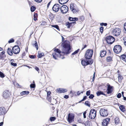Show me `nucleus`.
<instances>
[{
    "label": "nucleus",
    "instance_id": "obj_29",
    "mask_svg": "<svg viewBox=\"0 0 126 126\" xmlns=\"http://www.w3.org/2000/svg\"><path fill=\"white\" fill-rule=\"evenodd\" d=\"M36 9L35 7L33 6H32L31 8V12H33Z\"/></svg>",
    "mask_w": 126,
    "mask_h": 126
},
{
    "label": "nucleus",
    "instance_id": "obj_19",
    "mask_svg": "<svg viewBox=\"0 0 126 126\" xmlns=\"http://www.w3.org/2000/svg\"><path fill=\"white\" fill-rule=\"evenodd\" d=\"M119 109L120 110L123 112H124L125 111L124 105H121L119 107Z\"/></svg>",
    "mask_w": 126,
    "mask_h": 126
},
{
    "label": "nucleus",
    "instance_id": "obj_33",
    "mask_svg": "<svg viewBox=\"0 0 126 126\" xmlns=\"http://www.w3.org/2000/svg\"><path fill=\"white\" fill-rule=\"evenodd\" d=\"M111 57L110 56H108L107 58V61L108 62H110L111 61Z\"/></svg>",
    "mask_w": 126,
    "mask_h": 126
},
{
    "label": "nucleus",
    "instance_id": "obj_8",
    "mask_svg": "<svg viewBox=\"0 0 126 126\" xmlns=\"http://www.w3.org/2000/svg\"><path fill=\"white\" fill-rule=\"evenodd\" d=\"M121 31L119 28H115L112 31V32L115 36H117L119 35L121 32Z\"/></svg>",
    "mask_w": 126,
    "mask_h": 126
},
{
    "label": "nucleus",
    "instance_id": "obj_38",
    "mask_svg": "<svg viewBox=\"0 0 126 126\" xmlns=\"http://www.w3.org/2000/svg\"><path fill=\"white\" fill-rule=\"evenodd\" d=\"M79 50V49H78L77 50L74 51V52L72 53V55H74L78 53Z\"/></svg>",
    "mask_w": 126,
    "mask_h": 126
},
{
    "label": "nucleus",
    "instance_id": "obj_46",
    "mask_svg": "<svg viewBox=\"0 0 126 126\" xmlns=\"http://www.w3.org/2000/svg\"><path fill=\"white\" fill-rule=\"evenodd\" d=\"M30 86L31 88H34L35 87V84H32L30 85Z\"/></svg>",
    "mask_w": 126,
    "mask_h": 126
},
{
    "label": "nucleus",
    "instance_id": "obj_11",
    "mask_svg": "<svg viewBox=\"0 0 126 126\" xmlns=\"http://www.w3.org/2000/svg\"><path fill=\"white\" fill-rule=\"evenodd\" d=\"M60 6L58 4H55L53 6L52 9L53 10L56 12H58L60 9Z\"/></svg>",
    "mask_w": 126,
    "mask_h": 126
},
{
    "label": "nucleus",
    "instance_id": "obj_34",
    "mask_svg": "<svg viewBox=\"0 0 126 126\" xmlns=\"http://www.w3.org/2000/svg\"><path fill=\"white\" fill-rule=\"evenodd\" d=\"M74 5V3H71L70 4V8L71 10H72L75 7Z\"/></svg>",
    "mask_w": 126,
    "mask_h": 126
},
{
    "label": "nucleus",
    "instance_id": "obj_50",
    "mask_svg": "<svg viewBox=\"0 0 126 126\" xmlns=\"http://www.w3.org/2000/svg\"><path fill=\"white\" fill-rule=\"evenodd\" d=\"M11 65L15 67L17 66V64L16 63H14L13 62L11 63Z\"/></svg>",
    "mask_w": 126,
    "mask_h": 126
},
{
    "label": "nucleus",
    "instance_id": "obj_12",
    "mask_svg": "<svg viewBox=\"0 0 126 126\" xmlns=\"http://www.w3.org/2000/svg\"><path fill=\"white\" fill-rule=\"evenodd\" d=\"M107 85V94H109L111 93L113 91V87L110 86L109 83H108Z\"/></svg>",
    "mask_w": 126,
    "mask_h": 126
},
{
    "label": "nucleus",
    "instance_id": "obj_41",
    "mask_svg": "<svg viewBox=\"0 0 126 126\" xmlns=\"http://www.w3.org/2000/svg\"><path fill=\"white\" fill-rule=\"evenodd\" d=\"M0 77L1 78H3L4 77V74L2 72L0 71Z\"/></svg>",
    "mask_w": 126,
    "mask_h": 126
},
{
    "label": "nucleus",
    "instance_id": "obj_55",
    "mask_svg": "<svg viewBox=\"0 0 126 126\" xmlns=\"http://www.w3.org/2000/svg\"><path fill=\"white\" fill-rule=\"evenodd\" d=\"M35 56L33 55H31L30 56V58L31 59H34L35 58Z\"/></svg>",
    "mask_w": 126,
    "mask_h": 126
},
{
    "label": "nucleus",
    "instance_id": "obj_48",
    "mask_svg": "<svg viewBox=\"0 0 126 126\" xmlns=\"http://www.w3.org/2000/svg\"><path fill=\"white\" fill-rule=\"evenodd\" d=\"M91 92L90 90L87 91L86 92V94L87 96H89L90 95Z\"/></svg>",
    "mask_w": 126,
    "mask_h": 126
},
{
    "label": "nucleus",
    "instance_id": "obj_5",
    "mask_svg": "<svg viewBox=\"0 0 126 126\" xmlns=\"http://www.w3.org/2000/svg\"><path fill=\"white\" fill-rule=\"evenodd\" d=\"M99 113L100 115L102 117L107 116L108 114L107 110L104 108L101 109Z\"/></svg>",
    "mask_w": 126,
    "mask_h": 126
},
{
    "label": "nucleus",
    "instance_id": "obj_31",
    "mask_svg": "<svg viewBox=\"0 0 126 126\" xmlns=\"http://www.w3.org/2000/svg\"><path fill=\"white\" fill-rule=\"evenodd\" d=\"M123 77L122 76L120 75L118 76V81L119 82H121V81L123 79Z\"/></svg>",
    "mask_w": 126,
    "mask_h": 126
},
{
    "label": "nucleus",
    "instance_id": "obj_37",
    "mask_svg": "<svg viewBox=\"0 0 126 126\" xmlns=\"http://www.w3.org/2000/svg\"><path fill=\"white\" fill-rule=\"evenodd\" d=\"M44 55L43 53H42L40 54H39L38 57L39 58H41L42 57V56H43Z\"/></svg>",
    "mask_w": 126,
    "mask_h": 126
},
{
    "label": "nucleus",
    "instance_id": "obj_51",
    "mask_svg": "<svg viewBox=\"0 0 126 126\" xmlns=\"http://www.w3.org/2000/svg\"><path fill=\"white\" fill-rule=\"evenodd\" d=\"M100 25L101 26H106L107 25V24L106 23H100Z\"/></svg>",
    "mask_w": 126,
    "mask_h": 126
},
{
    "label": "nucleus",
    "instance_id": "obj_40",
    "mask_svg": "<svg viewBox=\"0 0 126 126\" xmlns=\"http://www.w3.org/2000/svg\"><path fill=\"white\" fill-rule=\"evenodd\" d=\"M6 57V56L5 54H0V59H4Z\"/></svg>",
    "mask_w": 126,
    "mask_h": 126
},
{
    "label": "nucleus",
    "instance_id": "obj_64",
    "mask_svg": "<svg viewBox=\"0 0 126 126\" xmlns=\"http://www.w3.org/2000/svg\"><path fill=\"white\" fill-rule=\"evenodd\" d=\"M5 52L4 51H2L1 52V54H4Z\"/></svg>",
    "mask_w": 126,
    "mask_h": 126
},
{
    "label": "nucleus",
    "instance_id": "obj_42",
    "mask_svg": "<svg viewBox=\"0 0 126 126\" xmlns=\"http://www.w3.org/2000/svg\"><path fill=\"white\" fill-rule=\"evenodd\" d=\"M14 42V40L13 38H11L10 40L8 41V42L9 43H10Z\"/></svg>",
    "mask_w": 126,
    "mask_h": 126
},
{
    "label": "nucleus",
    "instance_id": "obj_59",
    "mask_svg": "<svg viewBox=\"0 0 126 126\" xmlns=\"http://www.w3.org/2000/svg\"><path fill=\"white\" fill-rule=\"evenodd\" d=\"M64 98L66 99L68 98H69V96L67 95H65L64 96Z\"/></svg>",
    "mask_w": 126,
    "mask_h": 126
},
{
    "label": "nucleus",
    "instance_id": "obj_49",
    "mask_svg": "<svg viewBox=\"0 0 126 126\" xmlns=\"http://www.w3.org/2000/svg\"><path fill=\"white\" fill-rule=\"evenodd\" d=\"M71 10L74 13H76L77 12L76 10L75 9V7Z\"/></svg>",
    "mask_w": 126,
    "mask_h": 126
},
{
    "label": "nucleus",
    "instance_id": "obj_22",
    "mask_svg": "<svg viewBox=\"0 0 126 126\" xmlns=\"http://www.w3.org/2000/svg\"><path fill=\"white\" fill-rule=\"evenodd\" d=\"M69 19L70 21H77L78 20V18L77 17L73 18L69 17Z\"/></svg>",
    "mask_w": 126,
    "mask_h": 126
},
{
    "label": "nucleus",
    "instance_id": "obj_63",
    "mask_svg": "<svg viewBox=\"0 0 126 126\" xmlns=\"http://www.w3.org/2000/svg\"><path fill=\"white\" fill-rule=\"evenodd\" d=\"M62 41L63 42V41H64V37L62 36Z\"/></svg>",
    "mask_w": 126,
    "mask_h": 126
},
{
    "label": "nucleus",
    "instance_id": "obj_58",
    "mask_svg": "<svg viewBox=\"0 0 126 126\" xmlns=\"http://www.w3.org/2000/svg\"><path fill=\"white\" fill-rule=\"evenodd\" d=\"M124 28L126 32V23H125L124 24Z\"/></svg>",
    "mask_w": 126,
    "mask_h": 126
},
{
    "label": "nucleus",
    "instance_id": "obj_14",
    "mask_svg": "<svg viewBox=\"0 0 126 126\" xmlns=\"http://www.w3.org/2000/svg\"><path fill=\"white\" fill-rule=\"evenodd\" d=\"M11 94L7 90H5L3 94V96L5 98H7L10 96Z\"/></svg>",
    "mask_w": 126,
    "mask_h": 126
},
{
    "label": "nucleus",
    "instance_id": "obj_44",
    "mask_svg": "<svg viewBox=\"0 0 126 126\" xmlns=\"http://www.w3.org/2000/svg\"><path fill=\"white\" fill-rule=\"evenodd\" d=\"M85 104L87 106L90 107V104H89V101H86L85 102Z\"/></svg>",
    "mask_w": 126,
    "mask_h": 126
},
{
    "label": "nucleus",
    "instance_id": "obj_28",
    "mask_svg": "<svg viewBox=\"0 0 126 126\" xmlns=\"http://www.w3.org/2000/svg\"><path fill=\"white\" fill-rule=\"evenodd\" d=\"M122 59L126 62V55H123L121 56Z\"/></svg>",
    "mask_w": 126,
    "mask_h": 126
},
{
    "label": "nucleus",
    "instance_id": "obj_30",
    "mask_svg": "<svg viewBox=\"0 0 126 126\" xmlns=\"http://www.w3.org/2000/svg\"><path fill=\"white\" fill-rule=\"evenodd\" d=\"M34 46L36 48L37 50L38 49V46L37 42L36 41H35L34 44Z\"/></svg>",
    "mask_w": 126,
    "mask_h": 126
},
{
    "label": "nucleus",
    "instance_id": "obj_18",
    "mask_svg": "<svg viewBox=\"0 0 126 126\" xmlns=\"http://www.w3.org/2000/svg\"><path fill=\"white\" fill-rule=\"evenodd\" d=\"M68 0H59V3L61 4H63L66 3L68 1Z\"/></svg>",
    "mask_w": 126,
    "mask_h": 126
},
{
    "label": "nucleus",
    "instance_id": "obj_57",
    "mask_svg": "<svg viewBox=\"0 0 126 126\" xmlns=\"http://www.w3.org/2000/svg\"><path fill=\"white\" fill-rule=\"evenodd\" d=\"M35 69L37 71H38V73L39 72V69L38 67H35Z\"/></svg>",
    "mask_w": 126,
    "mask_h": 126
},
{
    "label": "nucleus",
    "instance_id": "obj_61",
    "mask_svg": "<svg viewBox=\"0 0 126 126\" xmlns=\"http://www.w3.org/2000/svg\"><path fill=\"white\" fill-rule=\"evenodd\" d=\"M51 1H50V2H49L48 4H47V8H48L49 7V5H50V4L51 3Z\"/></svg>",
    "mask_w": 126,
    "mask_h": 126
},
{
    "label": "nucleus",
    "instance_id": "obj_27",
    "mask_svg": "<svg viewBox=\"0 0 126 126\" xmlns=\"http://www.w3.org/2000/svg\"><path fill=\"white\" fill-rule=\"evenodd\" d=\"M120 122L119 118L118 117H116L115 119V122L116 124H118Z\"/></svg>",
    "mask_w": 126,
    "mask_h": 126
},
{
    "label": "nucleus",
    "instance_id": "obj_52",
    "mask_svg": "<svg viewBox=\"0 0 126 126\" xmlns=\"http://www.w3.org/2000/svg\"><path fill=\"white\" fill-rule=\"evenodd\" d=\"M121 96V93H119L118 94L117 96V97L118 98H120Z\"/></svg>",
    "mask_w": 126,
    "mask_h": 126
},
{
    "label": "nucleus",
    "instance_id": "obj_56",
    "mask_svg": "<svg viewBox=\"0 0 126 126\" xmlns=\"http://www.w3.org/2000/svg\"><path fill=\"white\" fill-rule=\"evenodd\" d=\"M35 1L39 3H40L42 1V0H34Z\"/></svg>",
    "mask_w": 126,
    "mask_h": 126
},
{
    "label": "nucleus",
    "instance_id": "obj_60",
    "mask_svg": "<svg viewBox=\"0 0 126 126\" xmlns=\"http://www.w3.org/2000/svg\"><path fill=\"white\" fill-rule=\"evenodd\" d=\"M81 93H82L83 92H81V93H80V92L79 91H78L77 92V94L78 95H79Z\"/></svg>",
    "mask_w": 126,
    "mask_h": 126
},
{
    "label": "nucleus",
    "instance_id": "obj_21",
    "mask_svg": "<svg viewBox=\"0 0 126 126\" xmlns=\"http://www.w3.org/2000/svg\"><path fill=\"white\" fill-rule=\"evenodd\" d=\"M81 63L83 66H85L88 65V63L87 60H86V61L82 60L81 61Z\"/></svg>",
    "mask_w": 126,
    "mask_h": 126
},
{
    "label": "nucleus",
    "instance_id": "obj_13",
    "mask_svg": "<svg viewBox=\"0 0 126 126\" xmlns=\"http://www.w3.org/2000/svg\"><path fill=\"white\" fill-rule=\"evenodd\" d=\"M110 120L109 118L104 119L102 122V125L103 126H107L109 123Z\"/></svg>",
    "mask_w": 126,
    "mask_h": 126
},
{
    "label": "nucleus",
    "instance_id": "obj_53",
    "mask_svg": "<svg viewBox=\"0 0 126 126\" xmlns=\"http://www.w3.org/2000/svg\"><path fill=\"white\" fill-rule=\"evenodd\" d=\"M86 111H85L83 113V117L84 118H85L86 117Z\"/></svg>",
    "mask_w": 126,
    "mask_h": 126
},
{
    "label": "nucleus",
    "instance_id": "obj_2",
    "mask_svg": "<svg viewBox=\"0 0 126 126\" xmlns=\"http://www.w3.org/2000/svg\"><path fill=\"white\" fill-rule=\"evenodd\" d=\"M96 111L95 109H92L91 110L89 114V119H94L96 115Z\"/></svg>",
    "mask_w": 126,
    "mask_h": 126
},
{
    "label": "nucleus",
    "instance_id": "obj_24",
    "mask_svg": "<svg viewBox=\"0 0 126 126\" xmlns=\"http://www.w3.org/2000/svg\"><path fill=\"white\" fill-rule=\"evenodd\" d=\"M29 93V92L28 91H23L22 92H21L20 93V94L22 95L25 94H28Z\"/></svg>",
    "mask_w": 126,
    "mask_h": 126
},
{
    "label": "nucleus",
    "instance_id": "obj_10",
    "mask_svg": "<svg viewBox=\"0 0 126 126\" xmlns=\"http://www.w3.org/2000/svg\"><path fill=\"white\" fill-rule=\"evenodd\" d=\"M13 52L15 54H18L20 51V48L18 46H15L12 48Z\"/></svg>",
    "mask_w": 126,
    "mask_h": 126
},
{
    "label": "nucleus",
    "instance_id": "obj_9",
    "mask_svg": "<svg viewBox=\"0 0 126 126\" xmlns=\"http://www.w3.org/2000/svg\"><path fill=\"white\" fill-rule=\"evenodd\" d=\"M60 10L61 12L62 13L65 14L68 12V8L66 5H63L61 7Z\"/></svg>",
    "mask_w": 126,
    "mask_h": 126
},
{
    "label": "nucleus",
    "instance_id": "obj_43",
    "mask_svg": "<svg viewBox=\"0 0 126 126\" xmlns=\"http://www.w3.org/2000/svg\"><path fill=\"white\" fill-rule=\"evenodd\" d=\"M89 98L90 99H92L94 97V94H91L89 95Z\"/></svg>",
    "mask_w": 126,
    "mask_h": 126
},
{
    "label": "nucleus",
    "instance_id": "obj_1",
    "mask_svg": "<svg viewBox=\"0 0 126 126\" xmlns=\"http://www.w3.org/2000/svg\"><path fill=\"white\" fill-rule=\"evenodd\" d=\"M62 46H63L62 48V51H61L58 49L55 48L54 49L55 52L52 54L53 58L55 59H57V57H59L61 58L62 59L64 58L63 57H61V56H63L65 55H67L70 52V50L71 49L70 46L68 42L67 43L65 41L64 43L62 44Z\"/></svg>",
    "mask_w": 126,
    "mask_h": 126
},
{
    "label": "nucleus",
    "instance_id": "obj_45",
    "mask_svg": "<svg viewBox=\"0 0 126 126\" xmlns=\"http://www.w3.org/2000/svg\"><path fill=\"white\" fill-rule=\"evenodd\" d=\"M104 28L103 27H101L100 28V31L101 33H102L103 32Z\"/></svg>",
    "mask_w": 126,
    "mask_h": 126
},
{
    "label": "nucleus",
    "instance_id": "obj_25",
    "mask_svg": "<svg viewBox=\"0 0 126 126\" xmlns=\"http://www.w3.org/2000/svg\"><path fill=\"white\" fill-rule=\"evenodd\" d=\"M74 23H76V22H72L70 23H68V24H67L66 25L67 27V28H69L70 27L72 26V24H74Z\"/></svg>",
    "mask_w": 126,
    "mask_h": 126
},
{
    "label": "nucleus",
    "instance_id": "obj_15",
    "mask_svg": "<svg viewBox=\"0 0 126 126\" xmlns=\"http://www.w3.org/2000/svg\"><path fill=\"white\" fill-rule=\"evenodd\" d=\"M5 109L4 107L0 108V115H3L5 114L6 112H5Z\"/></svg>",
    "mask_w": 126,
    "mask_h": 126
},
{
    "label": "nucleus",
    "instance_id": "obj_3",
    "mask_svg": "<svg viewBox=\"0 0 126 126\" xmlns=\"http://www.w3.org/2000/svg\"><path fill=\"white\" fill-rule=\"evenodd\" d=\"M93 50L92 49H88L86 51L85 55V57L86 59H90L92 57Z\"/></svg>",
    "mask_w": 126,
    "mask_h": 126
},
{
    "label": "nucleus",
    "instance_id": "obj_17",
    "mask_svg": "<svg viewBox=\"0 0 126 126\" xmlns=\"http://www.w3.org/2000/svg\"><path fill=\"white\" fill-rule=\"evenodd\" d=\"M107 52L106 51L102 50L101 51L100 55L101 57L104 56L106 55Z\"/></svg>",
    "mask_w": 126,
    "mask_h": 126
},
{
    "label": "nucleus",
    "instance_id": "obj_16",
    "mask_svg": "<svg viewBox=\"0 0 126 126\" xmlns=\"http://www.w3.org/2000/svg\"><path fill=\"white\" fill-rule=\"evenodd\" d=\"M57 92L59 93H63L66 92L67 91V90L65 89L62 88H59L57 89Z\"/></svg>",
    "mask_w": 126,
    "mask_h": 126
},
{
    "label": "nucleus",
    "instance_id": "obj_4",
    "mask_svg": "<svg viewBox=\"0 0 126 126\" xmlns=\"http://www.w3.org/2000/svg\"><path fill=\"white\" fill-rule=\"evenodd\" d=\"M105 40L107 43L109 44H112L115 40L114 38L111 36L107 37Z\"/></svg>",
    "mask_w": 126,
    "mask_h": 126
},
{
    "label": "nucleus",
    "instance_id": "obj_7",
    "mask_svg": "<svg viewBox=\"0 0 126 126\" xmlns=\"http://www.w3.org/2000/svg\"><path fill=\"white\" fill-rule=\"evenodd\" d=\"M74 115L72 113H69L67 118V121L69 123H71L74 121Z\"/></svg>",
    "mask_w": 126,
    "mask_h": 126
},
{
    "label": "nucleus",
    "instance_id": "obj_26",
    "mask_svg": "<svg viewBox=\"0 0 126 126\" xmlns=\"http://www.w3.org/2000/svg\"><path fill=\"white\" fill-rule=\"evenodd\" d=\"M85 124L86 126H91V124L90 121L87 120L85 122Z\"/></svg>",
    "mask_w": 126,
    "mask_h": 126
},
{
    "label": "nucleus",
    "instance_id": "obj_36",
    "mask_svg": "<svg viewBox=\"0 0 126 126\" xmlns=\"http://www.w3.org/2000/svg\"><path fill=\"white\" fill-rule=\"evenodd\" d=\"M55 119L56 118L54 117H51L50 118V121H54L55 120Z\"/></svg>",
    "mask_w": 126,
    "mask_h": 126
},
{
    "label": "nucleus",
    "instance_id": "obj_39",
    "mask_svg": "<svg viewBox=\"0 0 126 126\" xmlns=\"http://www.w3.org/2000/svg\"><path fill=\"white\" fill-rule=\"evenodd\" d=\"M52 27L56 28L58 30H59V26L58 25H52Z\"/></svg>",
    "mask_w": 126,
    "mask_h": 126
},
{
    "label": "nucleus",
    "instance_id": "obj_62",
    "mask_svg": "<svg viewBox=\"0 0 126 126\" xmlns=\"http://www.w3.org/2000/svg\"><path fill=\"white\" fill-rule=\"evenodd\" d=\"M3 122H0V126H2L3 125Z\"/></svg>",
    "mask_w": 126,
    "mask_h": 126
},
{
    "label": "nucleus",
    "instance_id": "obj_23",
    "mask_svg": "<svg viewBox=\"0 0 126 126\" xmlns=\"http://www.w3.org/2000/svg\"><path fill=\"white\" fill-rule=\"evenodd\" d=\"M96 94L97 96H99L101 94H102L105 95V94H104L103 92L101 91H98L96 93Z\"/></svg>",
    "mask_w": 126,
    "mask_h": 126
},
{
    "label": "nucleus",
    "instance_id": "obj_35",
    "mask_svg": "<svg viewBox=\"0 0 126 126\" xmlns=\"http://www.w3.org/2000/svg\"><path fill=\"white\" fill-rule=\"evenodd\" d=\"M87 98V97L86 96H84V97L83 98V99L81 100L80 101H79V103H80L81 102L83 101L84 100H85V99H86Z\"/></svg>",
    "mask_w": 126,
    "mask_h": 126
},
{
    "label": "nucleus",
    "instance_id": "obj_32",
    "mask_svg": "<svg viewBox=\"0 0 126 126\" xmlns=\"http://www.w3.org/2000/svg\"><path fill=\"white\" fill-rule=\"evenodd\" d=\"M87 63H88V65L89 64H92L93 62V60H89L87 61Z\"/></svg>",
    "mask_w": 126,
    "mask_h": 126
},
{
    "label": "nucleus",
    "instance_id": "obj_47",
    "mask_svg": "<svg viewBox=\"0 0 126 126\" xmlns=\"http://www.w3.org/2000/svg\"><path fill=\"white\" fill-rule=\"evenodd\" d=\"M37 16V14H35L34 15H33V19L34 20H37V18L36 17V16Z\"/></svg>",
    "mask_w": 126,
    "mask_h": 126
},
{
    "label": "nucleus",
    "instance_id": "obj_6",
    "mask_svg": "<svg viewBox=\"0 0 126 126\" xmlns=\"http://www.w3.org/2000/svg\"><path fill=\"white\" fill-rule=\"evenodd\" d=\"M122 47L120 45H116L114 46L113 48V51L114 52L117 54L120 53L122 50Z\"/></svg>",
    "mask_w": 126,
    "mask_h": 126
},
{
    "label": "nucleus",
    "instance_id": "obj_54",
    "mask_svg": "<svg viewBox=\"0 0 126 126\" xmlns=\"http://www.w3.org/2000/svg\"><path fill=\"white\" fill-rule=\"evenodd\" d=\"M51 92L50 91H49L47 92V96L48 97L50 94Z\"/></svg>",
    "mask_w": 126,
    "mask_h": 126
},
{
    "label": "nucleus",
    "instance_id": "obj_20",
    "mask_svg": "<svg viewBox=\"0 0 126 126\" xmlns=\"http://www.w3.org/2000/svg\"><path fill=\"white\" fill-rule=\"evenodd\" d=\"M7 53L10 55L11 56L13 54V52L11 49L8 48L7 50Z\"/></svg>",
    "mask_w": 126,
    "mask_h": 126
}]
</instances>
